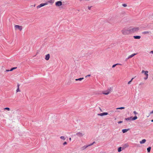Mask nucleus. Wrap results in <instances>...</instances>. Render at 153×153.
<instances>
[{
    "label": "nucleus",
    "instance_id": "f257e3e1",
    "mask_svg": "<svg viewBox=\"0 0 153 153\" xmlns=\"http://www.w3.org/2000/svg\"><path fill=\"white\" fill-rule=\"evenodd\" d=\"M121 32L124 35H127L130 34L129 27H125L121 30Z\"/></svg>",
    "mask_w": 153,
    "mask_h": 153
},
{
    "label": "nucleus",
    "instance_id": "f03ea898",
    "mask_svg": "<svg viewBox=\"0 0 153 153\" xmlns=\"http://www.w3.org/2000/svg\"><path fill=\"white\" fill-rule=\"evenodd\" d=\"M130 34L137 32L139 29L138 27H129Z\"/></svg>",
    "mask_w": 153,
    "mask_h": 153
},
{
    "label": "nucleus",
    "instance_id": "7ed1b4c3",
    "mask_svg": "<svg viewBox=\"0 0 153 153\" xmlns=\"http://www.w3.org/2000/svg\"><path fill=\"white\" fill-rule=\"evenodd\" d=\"M142 73L144 74V75L146 76V77H145L144 79L145 80H146L148 77L149 75L148 74V71H145L144 70H142L141 71Z\"/></svg>",
    "mask_w": 153,
    "mask_h": 153
},
{
    "label": "nucleus",
    "instance_id": "20e7f679",
    "mask_svg": "<svg viewBox=\"0 0 153 153\" xmlns=\"http://www.w3.org/2000/svg\"><path fill=\"white\" fill-rule=\"evenodd\" d=\"M112 91V89L111 88L108 89L107 90L103 91L102 92L103 94L107 95L110 93Z\"/></svg>",
    "mask_w": 153,
    "mask_h": 153
},
{
    "label": "nucleus",
    "instance_id": "39448f33",
    "mask_svg": "<svg viewBox=\"0 0 153 153\" xmlns=\"http://www.w3.org/2000/svg\"><path fill=\"white\" fill-rule=\"evenodd\" d=\"M76 135L78 136L81 137H83L85 134L83 132H78L76 134Z\"/></svg>",
    "mask_w": 153,
    "mask_h": 153
},
{
    "label": "nucleus",
    "instance_id": "423d86ee",
    "mask_svg": "<svg viewBox=\"0 0 153 153\" xmlns=\"http://www.w3.org/2000/svg\"><path fill=\"white\" fill-rule=\"evenodd\" d=\"M14 27L16 30H19L20 31H21L22 29V27L21 26L15 25Z\"/></svg>",
    "mask_w": 153,
    "mask_h": 153
},
{
    "label": "nucleus",
    "instance_id": "0eeeda50",
    "mask_svg": "<svg viewBox=\"0 0 153 153\" xmlns=\"http://www.w3.org/2000/svg\"><path fill=\"white\" fill-rule=\"evenodd\" d=\"M95 142H93L92 143L89 144V145H88V146H84L82 147L81 148V150H84L87 147L89 146H92V145H93L94 143H95Z\"/></svg>",
    "mask_w": 153,
    "mask_h": 153
},
{
    "label": "nucleus",
    "instance_id": "6e6552de",
    "mask_svg": "<svg viewBox=\"0 0 153 153\" xmlns=\"http://www.w3.org/2000/svg\"><path fill=\"white\" fill-rule=\"evenodd\" d=\"M55 5L56 7H60L62 5V2L60 1H57L55 3Z\"/></svg>",
    "mask_w": 153,
    "mask_h": 153
},
{
    "label": "nucleus",
    "instance_id": "1a4fd4ad",
    "mask_svg": "<svg viewBox=\"0 0 153 153\" xmlns=\"http://www.w3.org/2000/svg\"><path fill=\"white\" fill-rule=\"evenodd\" d=\"M108 114V113L107 112H104L102 113L98 114L97 115L100 116H103L104 115H107Z\"/></svg>",
    "mask_w": 153,
    "mask_h": 153
},
{
    "label": "nucleus",
    "instance_id": "9d476101",
    "mask_svg": "<svg viewBox=\"0 0 153 153\" xmlns=\"http://www.w3.org/2000/svg\"><path fill=\"white\" fill-rule=\"evenodd\" d=\"M50 57V54H48L46 55L45 59L47 60H48L49 59Z\"/></svg>",
    "mask_w": 153,
    "mask_h": 153
},
{
    "label": "nucleus",
    "instance_id": "9b49d317",
    "mask_svg": "<svg viewBox=\"0 0 153 153\" xmlns=\"http://www.w3.org/2000/svg\"><path fill=\"white\" fill-rule=\"evenodd\" d=\"M44 6V3H41V4H40V5L37 6V9H39V8H40V7H43Z\"/></svg>",
    "mask_w": 153,
    "mask_h": 153
},
{
    "label": "nucleus",
    "instance_id": "f8f14e48",
    "mask_svg": "<svg viewBox=\"0 0 153 153\" xmlns=\"http://www.w3.org/2000/svg\"><path fill=\"white\" fill-rule=\"evenodd\" d=\"M136 54V53H133V54H132L131 55H129L128 56V59H129L130 58L132 57L133 56H134Z\"/></svg>",
    "mask_w": 153,
    "mask_h": 153
},
{
    "label": "nucleus",
    "instance_id": "ddd939ff",
    "mask_svg": "<svg viewBox=\"0 0 153 153\" xmlns=\"http://www.w3.org/2000/svg\"><path fill=\"white\" fill-rule=\"evenodd\" d=\"M125 120L127 121L132 120V117H131L127 118H125Z\"/></svg>",
    "mask_w": 153,
    "mask_h": 153
},
{
    "label": "nucleus",
    "instance_id": "4468645a",
    "mask_svg": "<svg viewBox=\"0 0 153 153\" xmlns=\"http://www.w3.org/2000/svg\"><path fill=\"white\" fill-rule=\"evenodd\" d=\"M146 140L145 139H144L142 140L141 141H140V143L141 144H143L145 143L146 142Z\"/></svg>",
    "mask_w": 153,
    "mask_h": 153
},
{
    "label": "nucleus",
    "instance_id": "2eb2a0df",
    "mask_svg": "<svg viewBox=\"0 0 153 153\" xmlns=\"http://www.w3.org/2000/svg\"><path fill=\"white\" fill-rule=\"evenodd\" d=\"M129 129H123L122 130V131L123 133H125L127 132L129 130Z\"/></svg>",
    "mask_w": 153,
    "mask_h": 153
},
{
    "label": "nucleus",
    "instance_id": "dca6fc26",
    "mask_svg": "<svg viewBox=\"0 0 153 153\" xmlns=\"http://www.w3.org/2000/svg\"><path fill=\"white\" fill-rule=\"evenodd\" d=\"M133 37L135 39H140L141 38L140 36H134Z\"/></svg>",
    "mask_w": 153,
    "mask_h": 153
},
{
    "label": "nucleus",
    "instance_id": "f3484780",
    "mask_svg": "<svg viewBox=\"0 0 153 153\" xmlns=\"http://www.w3.org/2000/svg\"><path fill=\"white\" fill-rule=\"evenodd\" d=\"M54 0H50L48 1V2L49 3L53 4L54 2Z\"/></svg>",
    "mask_w": 153,
    "mask_h": 153
},
{
    "label": "nucleus",
    "instance_id": "a211bd4d",
    "mask_svg": "<svg viewBox=\"0 0 153 153\" xmlns=\"http://www.w3.org/2000/svg\"><path fill=\"white\" fill-rule=\"evenodd\" d=\"M84 79V78L82 77V78H80L79 79H75V80L76 81H81L83 79Z\"/></svg>",
    "mask_w": 153,
    "mask_h": 153
},
{
    "label": "nucleus",
    "instance_id": "6ab92c4d",
    "mask_svg": "<svg viewBox=\"0 0 153 153\" xmlns=\"http://www.w3.org/2000/svg\"><path fill=\"white\" fill-rule=\"evenodd\" d=\"M150 33V31H145L142 32V33L143 34H148L149 33Z\"/></svg>",
    "mask_w": 153,
    "mask_h": 153
},
{
    "label": "nucleus",
    "instance_id": "aec40b11",
    "mask_svg": "<svg viewBox=\"0 0 153 153\" xmlns=\"http://www.w3.org/2000/svg\"><path fill=\"white\" fill-rule=\"evenodd\" d=\"M122 65L121 64H119V63L116 64H114V65H112V68H114L115 67L116 65Z\"/></svg>",
    "mask_w": 153,
    "mask_h": 153
},
{
    "label": "nucleus",
    "instance_id": "412c9836",
    "mask_svg": "<svg viewBox=\"0 0 153 153\" xmlns=\"http://www.w3.org/2000/svg\"><path fill=\"white\" fill-rule=\"evenodd\" d=\"M137 118V117L136 116H135L133 117H132V120H136Z\"/></svg>",
    "mask_w": 153,
    "mask_h": 153
},
{
    "label": "nucleus",
    "instance_id": "4be33fe9",
    "mask_svg": "<svg viewBox=\"0 0 153 153\" xmlns=\"http://www.w3.org/2000/svg\"><path fill=\"white\" fill-rule=\"evenodd\" d=\"M151 149V147H149L148 148H147V152H150V151Z\"/></svg>",
    "mask_w": 153,
    "mask_h": 153
},
{
    "label": "nucleus",
    "instance_id": "5701e85b",
    "mask_svg": "<svg viewBox=\"0 0 153 153\" xmlns=\"http://www.w3.org/2000/svg\"><path fill=\"white\" fill-rule=\"evenodd\" d=\"M134 79V78H132V79H131V80L128 82V84H130L131 82L133 80V79Z\"/></svg>",
    "mask_w": 153,
    "mask_h": 153
},
{
    "label": "nucleus",
    "instance_id": "b1692460",
    "mask_svg": "<svg viewBox=\"0 0 153 153\" xmlns=\"http://www.w3.org/2000/svg\"><path fill=\"white\" fill-rule=\"evenodd\" d=\"M122 147H119L118 148V151L119 152H120L121 151H122Z\"/></svg>",
    "mask_w": 153,
    "mask_h": 153
},
{
    "label": "nucleus",
    "instance_id": "393cba45",
    "mask_svg": "<svg viewBox=\"0 0 153 153\" xmlns=\"http://www.w3.org/2000/svg\"><path fill=\"white\" fill-rule=\"evenodd\" d=\"M125 108V107H121L120 108H116V109H122Z\"/></svg>",
    "mask_w": 153,
    "mask_h": 153
},
{
    "label": "nucleus",
    "instance_id": "a878e982",
    "mask_svg": "<svg viewBox=\"0 0 153 153\" xmlns=\"http://www.w3.org/2000/svg\"><path fill=\"white\" fill-rule=\"evenodd\" d=\"M4 110H7L8 111H9L10 110V108H4Z\"/></svg>",
    "mask_w": 153,
    "mask_h": 153
},
{
    "label": "nucleus",
    "instance_id": "bb28decb",
    "mask_svg": "<svg viewBox=\"0 0 153 153\" xmlns=\"http://www.w3.org/2000/svg\"><path fill=\"white\" fill-rule=\"evenodd\" d=\"M60 138L62 140H65V138L64 136H61L60 137Z\"/></svg>",
    "mask_w": 153,
    "mask_h": 153
},
{
    "label": "nucleus",
    "instance_id": "cd10ccee",
    "mask_svg": "<svg viewBox=\"0 0 153 153\" xmlns=\"http://www.w3.org/2000/svg\"><path fill=\"white\" fill-rule=\"evenodd\" d=\"M17 68V67H14L12 68L10 70V71H12L14 69H15Z\"/></svg>",
    "mask_w": 153,
    "mask_h": 153
},
{
    "label": "nucleus",
    "instance_id": "c85d7f7f",
    "mask_svg": "<svg viewBox=\"0 0 153 153\" xmlns=\"http://www.w3.org/2000/svg\"><path fill=\"white\" fill-rule=\"evenodd\" d=\"M20 91L19 89V88H18L16 90V92H20Z\"/></svg>",
    "mask_w": 153,
    "mask_h": 153
},
{
    "label": "nucleus",
    "instance_id": "c756f323",
    "mask_svg": "<svg viewBox=\"0 0 153 153\" xmlns=\"http://www.w3.org/2000/svg\"><path fill=\"white\" fill-rule=\"evenodd\" d=\"M48 2H46V3H44V6H45V5H47L48 4Z\"/></svg>",
    "mask_w": 153,
    "mask_h": 153
},
{
    "label": "nucleus",
    "instance_id": "7c9ffc66",
    "mask_svg": "<svg viewBox=\"0 0 153 153\" xmlns=\"http://www.w3.org/2000/svg\"><path fill=\"white\" fill-rule=\"evenodd\" d=\"M67 144V143L66 142H65L63 143V145L65 146Z\"/></svg>",
    "mask_w": 153,
    "mask_h": 153
},
{
    "label": "nucleus",
    "instance_id": "2f4dec72",
    "mask_svg": "<svg viewBox=\"0 0 153 153\" xmlns=\"http://www.w3.org/2000/svg\"><path fill=\"white\" fill-rule=\"evenodd\" d=\"M123 6L124 7H126L127 6V5L126 4H123Z\"/></svg>",
    "mask_w": 153,
    "mask_h": 153
},
{
    "label": "nucleus",
    "instance_id": "473e14b6",
    "mask_svg": "<svg viewBox=\"0 0 153 153\" xmlns=\"http://www.w3.org/2000/svg\"><path fill=\"white\" fill-rule=\"evenodd\" d=\"M92 7V6H88V9L89 10H91V8Z\"/></svg>",
    "mask_w": 153,
    "mask_h": 153
},
{
    "label": "nucleus",
    "instance_id": "72a5a7b5",
    "mask_svg": "<svg viewBox=\"0 0 153 153\" xmlns=\"http://www.w3.org/2000/svg\"><path fill=\"white\" fill-rule=\"evenodd\" d=\"M91 76L90 74H88V75H86V76H85V77H87L88 76Z\"/></svg>",
    "mask_w": 153,
    "mask_h": 153
},
{
    "label": "nucleus",
    "instance_id": "f704fd0d",
    "mask_svg": "<svg viewBox=\"0 0 153 153\" xmlns=\"http://www.w3.org/2000/svg\"><path fill=\"white\" fill-rule=\"evenodd\" d=\"M133 113L134 114H137V113L135 111H134Z\"/></svg>",
    "mask_w": 153,
    "mask_h": 153
},
{
    "label": "nucleus",
    "instance_id": "c9c22d12",
    "mask_svg": "<svg viewBox=\"0 0 153 153\" xmlns=\"http://www.w3.org/2000/svg\"><path fill=\"white\" fill-rule=\"evenodd\" d=\"M123 122V121H120L118 122V123L120 124L122 123Z\"/></svg>",
    "mask_w": 153,
    "mask_h": 153
},
{
    "label": "nucleus",
    "instance_id": "e433bc0d",
    "mask_svg": "<svg viewBox=\"0 0 153 153\" xmlns=\"http://www.w3.org/2000/svg\"><path fill=\"white\" fill-rule=\"evenodd\" d=\"M153 114V110L150 112V114Z\"/></svg>",
    "mask_w": 153,
    "mask_h": 153
},
{
    "label": "nucleus",
    "instance_id": "4c0bfd02",
    "mask_svg": "<svg viewBox=\"0 0 153 153\" xmlns=\"http://www.w3.org/2000/svg\"><path fill=\"white\" fill-rule=\"evenodd\" d=\"M150 53H152L153 54V51H151L150 52Z\"/></svg>",
    "mask_w": 153,
    "mask_h": 153
},
{
    "label": "nucleus",
    "instance_id": "58836bf2",
    "mask_svg": "<svg viewBox=\"0 0 153 153\" xmlns=\"http://www.w3.org/2000/svg\"><path fill=\"white\" fill-rule=\"evenodd\" d=\"M6 71H7V72H8V71H10V70H6Z\"/></svg>",
    "mask_w": 153,
    "mask_h": 153
},
{
    "label": "nucleus",
    "instance_id": "ea45409f",
    "mask_svg": "<svg viewBox=\"0 0 153 153\" xmlns=\"http://www.w3.org/2000/svg\"><path fill=\"white\" fill-rule=\"evenodd\" d=\"M125 145L126 147H128V145L126 144H125Z\"/></svg>",
    "mask_w": 153,
    "mask_h": 153
},
{
    "label": "nucleus",
    "instance_id": "a19ab883",
    "mask_svg": "<svg viewBox=\"0 0 153 153\" xmlns=\"http://www.w3.org/2000/svg\"><path fill=\"white\" fill-rule=\"evenodd\" d=\"M19 85L18 84V85H17V87H18V88H19Z\"/></svg>",
    "mask_w": 153,
    "mask_h": 153
},
{
    "label": "nucleus",
    "instance_id": "79ce46f5",
    "mask_svg": "<svg viewBox=\"0 0 153 153\" xmlns=\"http://www.w3.org/2000/svg\"><path fill=\"white\" fill-rule=\"evenodd\" d=\"M69 140H70V141H71V138H70H70H69Z\"/></svg>",
    "mask_w": 153,
    "mask_h": 153
},
{
    "label": "nucleus",
    "instance_id": "37998d69",
    "mask_svg": "<svg viewBox=\"0 0 153 153\" xmlns=\"http://www.w3.org/2000/svg\"><path fill=\"white\" fill-rule=\"evenodd\" d=\"M151 122H153V119L151 120Z\"/></svg>",
    "mask_w": 153,
    "mask_h": 153
},
{
    "label": "nucleus",
    "instance_id": "c03bdc74",
    "mask_svg": "<svg viewBox=\"0 0 153 153\" xmlns=\"http://www.w3.org/2000/svg\"><path fill=\"white\" fill-rule=\"evenodd\" d=\"M100 108V110L101 111H102L101 109V108Z\"/></svg>",
    "mask_w": 153,
    "mask_h": 153
},
{
    "label": "nucleus",
    "instance_id": "a18cd8bd",
    "mask_svg": "<svg viewBox=\"0 0 153 153\" xmlns=\"http://www.w3.org/2000/svg\"><path fill=\"white\" fill-rule=\"evenodd\" d=\"M150 114H149V116H148L147 117H149V116L150 115Z\"/></svg>",
    "mask_w": 153,
    "mask_h": 153
}]
</instances>
